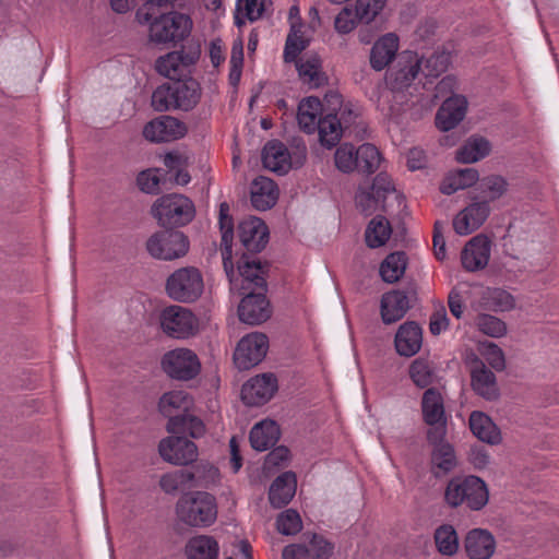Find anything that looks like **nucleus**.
<instances>
[{"mask_svg":"<svg viewBox=\"0 0 559 559\" xmlns=\"http://www.w3.org/2000/svg\"><path fill=\"white\" fill-rule=\"evenodd\" d=\"M192 397L183 390L166 392L159 400V412L168 417L167 431L174 435L188 433L192 438H200L205 431L201 419L187 412L192 407Z\"/></svg>","mask_w":559,"mask_h":559,"instance_id":"nucleus-1","label":"nucleus"},{"mask_svg":"<svg viewBox=\"0 0 559 559\" xmlns=\"http://www.w3.org/2000/svg\"><path fill=\"white\" fill-rule=\"evenodd\" d=\"M201 97V87L192 78L174 80L159 85L152 94V107L156 111L191 110Z\"/></svg>","mask_w":559,"mask_h":559,"instance_id":"nucleus-2","label":"nucleus"},{"mask_svg":"<svg viewBox=\"0 0 559 559\" xmlns=\"http://www.w3.org/2000/svg\"><path fill=\"white\" fill-rule=\"evenodd\" d=\"M176 515L188 526H211L217 518L216 499L205 491L183 493L176 503Z\"/></svg>","mask_w":559,"mask_h":559,"instance_id":"nucleus-3","label":"nucleus"},{"mask_svg":"<svg viewBox=\"0 0 559 559\" xmlns=\"http://www.w3.org/2000/svg\"><path fill=\"white\" fill-rule=\"evenodd\" d=\"M158 8L151 10L152 17L146 21L142 15L140 22L150 23V39L157 44L176 43L187 37L191 29V20L179 12L159 13Z\"/></svg>","mask_w":559,"mask_h":559,"instance_id":"nucleus-4","label":"nucleus"},{"mask_svg":"<svg viewBox=\"0 0 559 559\" xmlns=\"http://www.w3.org/2000/svg\"><path fill=\"white\" fill-rule=\"evenodd\" d=\"M444 498L451 507L466 504L472 510H480L487 504L489 492L477 476L454 477L447 486Z\"/></svg>","mask_w":559,"mask_h":559,"instance_id":"nucleus-5","label":"nucleus"},{"mask_svg":"<svg viewBox=\"0 0 559 559\" xmlns=\"http://www.w3.org/2000/svg\"><path fill=\"white\" fill-rule=\"evenodd\" d=\"M153 215L164 227L183 226L195 214L193 202L182 194H167L156 200L152 207Z\"/></svg>","mask_w":559,"mask_h":559,"instance_id":"nucleus-6","label":"nucleus"},{"mask_svg":"<svg viewBox=\"0 0 559 559\" xmlns=\"http://www.w3.org/2000/svg\"><path fill=\"white\" fill-rule=\"evenodd\" d=\"M203 276L194 266H185L171 273L166 281V293L173 300L193 302L202 295Z\"/></svg>","mask_w":559,"mask_h":559,"instance_id":"nucleus-7","label":"nucleus"},{"mask_svg":"<svg viewBox=\"0 0 559 559\" xmlns=\"http://www.w3.org/2000/svg\"><path fill=\"white\" fill-rule=\"evenodd\" d=\"M146 249L153 258L170 261L181 258L188 252L189 240L181 231L160 230L147 239Z\"/></svg>","mask_w":559,"mask_h":559,"instance_id":"nucleus-8","label":"nucleus"},{"mask_svg":"<svg viewBox=\"0 0 559 559\" xmlns=\"http://www.w3.org/2000/svg\"><path fill=\"white\" fill-rule=\"evenodd\" d=\"M306 159V146L296 147L290 153L287 147L280 141H270L265 144L262 152L263 166L278 175H285L290 168L300 167Z\"/></svg>","mask_w":559,"mask_h":559,"instance_id":"nucleus-9","label":"nucleus"},{"mask_svg":"<svg viewBox=\"0 0 559 559\" xmlns=\"http://www.w3.org/2000/svg\"><path fill=\"white\" fill-rule=\"evenodd\" d=\"M163 331L174 338H187L198 331V318L187 308L169 306L162 311Z\"/></svg>","mask_w":559,"mask_h":559,"instance_id":"nucleus-10","label":"nucleus"},{"mask_svg":"<svg viewBox=\"0 0 559 559\" xmlns=\"http://www.w3.org/2000/svg\"><path fill=\"white\" fill-rule=\"evenodd\" d=\"M269 349V338L263 333L245 335L234 354L236 366L241 370L250 369L263 360Z\"/></svg>","mask_w":559,"mask_h":559,"instance_id":"nucleus-11","label":"nucleus"},{"mask_svg":"<svg viewBox=\"0 0 559 559\" xmlns=\"http://www.w3.org/2000/svg\"><path fill=\"white\" fill-rule=\"evenodd\" d=\"M421 71V58L414 51H403L386 75V84L392 91H403L411 86Z\"/></svg>","mask_w":559,"mask_h":559,"instance_id":"nucleus-12","label":"nucleus"},{"mask_svg":"<svg viewBox=\"0 0 559 559\" xmlns=\"http://www.w3.org/2000/svg\"><path fill=\"white\" fill-rule=\"evenodd\" d=\"M165 372L178 380H191L200 372L198 356L190 349L177 348L165 354L162 360Z\"/></svg>","mask_w":559,"mask_h":559,"instance_id":"nucleus-13","label":"nucleus"},{"mask_svg":"<svg viewBox=\"0 0 559 559\" xmlns=\"http://www.w3.org/2000/svg\"><path fill=\"white\" fill-rule=\"evenodd\" d=\"M164 438L158 444L162 459L174 465H188L198 457V447L191 440L180 435Z\"/></svg>","mask_w":559,"mask_h":559,"instance_id":"nucleus-14","label":"nucleus"},{"mask_svg":"<svg viewBox=\"0 0 559 559\" xmlns=\"http://www.w3.org/2000/svg\"><path fill=\"white\" fill-rule=\"evenodd\" d=\"M187 133L186 124L171 116H160L148 121L143 129V136L154 143L171 142Z\"/></svg>","mask_w":559,"mask_h":559,"instance_id":"nucleus-15","label":"nucleus"},{"mask_svg":"<svg viewBox=\"0 0 559 559\" xmlns=\"http://www.w3.org/2000/svg\"><path fill=\"white\" fill-rule=\"evenodd\" d=\"M277 380L271 373H263L251 378L241 389L243 403L250 406L265 404L276 392Z\"/></svg>","mask_w":559,"mask_h":559,"instance_id":"nucleus-16","label":"nucleus"},{"mask_svg":"<svg viewBox=\"0 0 559 559\" xmlns=\"http://www.w3.org/2000/svg\"><path fill=\"white\" fill-rule=\"evenodd\" d=\"M198 58V52L171 51L156 60L155 69L170 81L179 80L186 75Z\"/></svg>","mask_w":559,"mask_h":559,"instance_id":"nucleus-17","label":"nucleus"},{"mask_svg":"<svg viewBox=\"0 0 559 559\" xmlns=\"http://www.w3.org/2000/svg\"><path fill=\"white\" fill-rule=\"evenodd\" d=\"M265 293L266 292H242L245 296L238 307V316L242 322L254 325L270 318V304Z\"/></svg>","mask_w":559,"mask_h":559,"instance_id":"nucleus-18","label":"nucleus"},{"mask_svg":"<svg viewBox=\"0 0 559 559\" xmlns=\"http://www.w3.org/2000/svg\"><path fill=\"white\" fill-rule=\"evenodd\" d=\"M489 213L488 201L474 202L455 215L453 228L461 236L469 235L484 224Z\"/></svg>","mask_w":559,"mask_h":559,"instance_id":"nucleus-19","label":"nucleus"},{"mask_svg":"<svg viewBox=\"0 0 559 559\" xmlns=\"http://www.w3.org/2000/svg\"><path fill=\"white\" fill-rule=\"evenodd\" d=\"M238 235L242 246L251 252H260L269 239V229L259 217H249L239 223Z\"/></svg>","mask_w":559,"mask_h":559,"instance_id":"nucleus-20","label":"nucleus"},{"mask_svg":"<svg viewBox=\"0 0 559 559\" xmlns=\"http://www.w3.org/2000/svg\"><path fill=\"white\" fill-rule=\"evenodd\" d=\"M490 251V240L483 235L475 236L462 251L461 261L463 267L469 272L483 270L488 264Z\"/></svg>","mask_w":559,"mask_h":559,"instance_id":"nucleus-21","label":"nucleus"},{"mask_svg":"<svg viewBox=\"0 0 559 559\" xmlns=\"http://www.w3.org/2000/svg\"><path fill=\"white\" fill-rule=\"evenodd\" d=\"M394 192L395 188L390 176L385 173H380L373 179L370 191L360 193L357 197V202L364 211L377 207L385 210V199Z\"/></svg>","mask_w":559,"mask_h":559,"instance_id":"nucleus-22","label":"nucleus"},{"mask_svg":"<svg viewBox=\"0 0 559 559\" xmlns=\"http://www.w3.org/2000/svg\"><path fill=\"white\" fill-rule=\"evenodd\" d=\"M467 102L463 96L448 97L436 115V126L441 131L455 128L465 117Z\"/></svg>","mask_w":559,"mask_h":559,"instance_id":"nucleus-23","label":"nucleus"},{"mask_svg":"<svg viewBox=\"0 0 559 559\" xmlns=\"http://www.w3.org/2000/svg\"><path fill=\"white\" fill-rule=\"evenodd\" d=\"M238 271L242 278L245 293L266 292L265 267L260 261L242 258L238 263Z\"/></svg>","mask_w":559,"mask_h":559,"instance_id":"nucleus-24","label":"nucleus"},{"mask_svg":"<svg viewBox=\"0 0 559 559\" xmlns=\"http://www.w3.org/2000/svg\"><path fill=\"white\" fill-rule=\"evenodd\" d=\"M496 549V540L486 530L475 528L465 538V550L471 559H489Z\"/></svg>","mask_w":559,"mask_h":559,"instance_id":"nucleus-25","label":"nucleus"},{"mask_svg":"<svg viewBox=\"0 0 559 559\" xmlns=\"http://www.w3.org/2000/svg\"><path fill=\"white\" fill-rule=\"evenodd\" d=\"M423 343V331L416 322H406L395 335V348L401 356L412 357L417 354Z\"/></svg>","mask_w":559,"mask_h":559,"instance_id":"nucleus-26","label":"nucleus"},{"mask_svg":"<svg viewBox=\"0 0 559 559\" xmlns=\"http://www.w3.org/2000/svg\"><path fill=\"white\" fill-rule=\"evenodd\" d=\"M411 308L408 295L402 290H392L382 296L381 317L384 323L401 320Z\"/></svg>","mask_w":559,"mask_h":559,"instance_id":"nucleus-27","label":"nucleus"},{"mask_svg":"<svg viewBox=\"0 0 559 559\" xmlns=\"http://www.w3.org/2000/svg\"><path fill=\"white\" fill-rule=\"evenodd\" d=\"M473 390L486 400H493L498 395L495 373L481 360H476L471 370Z\"/></svg>","mask_w":559,"mask_h":559,"instance_id":"nucleus-28","label":"nucleus"},{"mask_svg":"<svg viewBox=\"0 0 559 559\" xmlns=\"http://www.w3.org/2000/svg\"><path fill=\"white\" fill-rule=\"evenodd\" d=\"M229 204L223 202L219 204L218 225L222 233V257L224 269L228 276L233 273L231 245L234 236V222L229 214Z\"/></svg>","mask_w":559,"mask_h":559,"instance_id":"nucleus-29","label":"nucleus"},{"mask_svg":"<svg viewBox=\"0 0 559 559\" xmlns=\"http://www.w3.org/2000/svg\"><path fill=\"white\" fill-rule=\"evenodd\" d=\"M399 49V37L393 33H388L380 37L372 46L370 53V64L381 71L395 58Z\"/></svg>","mask_w":559,"mask_h":559,"instance_id":"nucleus-30","label":"nucleus"},{"mask_svg":"<svg viewBox=\"0 0 559 559\" xmlns=\"http://www.w3.org/2000/svg\"><path fill=\"white\" fill-rule=\"evenodd\" d=\"M281 437V429L276 421L264 419L257 423L249 435L251 447L257 451H265L274 447Z\"/></svg>","mask_w":559,"mask_h":559,"instance_id":"nucleus-31","label":"nucleus"},{"mask_svg":"<svg viewBox=\"0 0 559 559\" xmlns=\"http://www.w3.org/2000/svg\"><path fill=\"white\" fill-rule=\"evenodd\" d=\"M278 190L275 182L260 176L255 178L251 185V203L259 211L271 209L277 201Z\"/></svg>","mask_w":559,"mask_h":559,"instance_id":"nucleus-32","label":"nucleus"},{"mask_svg":"<svg viewBox=\"0 0 559 559\" xmlns=\"http://www.w3.org/2000/svg\"><path fill=\"white\" fill-rule=\"evenodd\" d=\"M296 475L292 472H285L277 476L269 491L271 504L277 509L288 504L296 492Z\"/></svg>","mask_w":559,"mask_h":559,"instance_id":"nucleus-33","label":"nucleus"},{"mask_svg":"<svg viewBox=\"0 0 559 559\" xmlns=\"http://www.w3.org/2000/svg\"><path fill=\"white\" fill-rule=\"evenodd\" d=\"M310 44L309 26L305 23L289 25V33L284 47L285 62H293Z\"/></svg>","mask_w":559,"mask_h":559,"instance_id":"nucleus-34","label":"nucleus"},{"mask_svg":"<svg viewBox=\"0 0 559 559\" xmlns=\"http://www.w3.org/2000/svg\"><path fill=\"white\" fill-rule=\"evenodd\" d=\"M423 417L427 425L445 424V412L441 393L433 388L427 389L421 400Z\"/></svg>","mask_w":559,"mask_h":559,"instance_id":"nucleus-35","label":"nucleus"},{"mask_svg":"<svg viewBox=\"0 0 559 559\" xmlns=\"http://www.w3.org/2000/svg\"><path fill=\"white\" fill-rule=\"evenodd\" d=\"M469 428L473 435L489 444H497L501 440L500 430L489 416L481 412H473L469 416Z\"/></svg>","mask_w":559,"mask_h":559,"instance_id":"nucleus-36","label":"nucleus"},{"mask_svg":"<svg viewBox=\"0 0 559 559\" xmlns=\"http://www.w3.org/2000/svg\"><path fill=\"white\" fill-rule=\"evenodd\" d=\"M322 114V104L318 97L304 98L298 106L297 120L301 130L307 133L317 131L319 116Z\"/></svg>","mask_w":559,"mask_h":559,"instance_id":"nucleus-37","label":"nucleus"},{"mask_svg":"<svg viewBox=\"0 0 559 559\" xmlns=\"http://www.w3.org/2000/svg\"><path fill=\"white\" fill-rule=\"evenodd\" d=\"M186 552L188 559H217L219 546L212 536L197 535L189 539Z\"/></svg>","mask_w":559,"mask_h":559,"instance_id":"nucleus-38","label":"nucleus"},{"mask_svg":"<svg viewBox=\"0 0 559 559\" xmlns=\"http://www.w3.org/2000/svg\"><path fill=\"white\" fill-rule=\"evenodd\" d=\"M479 180L478 171L475 168H463L449 174L440 186L443 194H452L461 189L472 187Z\"/></svg>","mask_w":559,"mask_h":559,"instance_id":"nucleus-39","label":"nucleus"},{"mask_svg":"<svg viewBox=\"0 0 559 559\" xmlns=\"http://www.w3.org/2000/svg\"><path fill=\"white\" fill-rule=\"evenodd\" d=\"M317 130L321 144L331 148L338 143L343 126L336 114H328L319 119Z\"/></svg>","mask_w":559,"mask_h":559,"instance_id":"nucleus-40","label":"nucleus"},{"mask_svg":"<svg viewBox=\"0 0 559 559\" xmlns=\"http://www.w3.org/2000/svg\"><path fill=\"white\" fill-rule=\"evenodd\" d=\"M407 255L403 251L390 253L380 265V275L386 283L397 282L405 273Z\"/></svg>","mask_w":559,"mask_h":559,"instance_id":"nucleus-41","label":"nucleus"},{"mask_svg":"<svg viewBox=\"0 0 559 559\" xmlns=\"http://www.w3.org/2000/svg\"><path fill=\"white\" fill-rule=\"evenodd\" d=\"M392 228L389 221L381 215L373 217L365 233L366 243L370 248L383 246L390 238Z\"/></svg>","mask_w":559,"mask_h":559,"instance_id":"nucleus-42","label":"nucleus"},{"mask_svg":"<svg viewBox=\"0 0 559 559\" xmlns=\"http://www.w3.org/2000/svg\"><path fill=\"white\" fill-rule=\"evenodd\" d=\"M300 79L312 87L322 86L326 76L322 71V62L318 56H311L308 59L297 63Z\"/></svg>","mask_w":559,"mask_h":559,"instance_id":"nucleus-43","label":"nucleus"},{"mask_svg":"<svg viewBox=\"0 0 559 559\" xmlns=\"http://www.w3.org/2000/svg\"><path fill=\"white\" fill-rule=\"evenodd\" d=\"M490 152V144L484 138H472L469 139L459 151L456 152V159L460 163H475L486 157Z\"/></svg>","mask_w":559,"mask_h":559,"instance_id":"nucleus-44","label":"nucleus"},{"mask_svg":"<svg viewBox=\"0 0 559 559\" xmlns=\"http://www.w3.org/2000/svg\"><path fill=\"white\" fill-rule=\"evenodd\" d=\"M195 474L188 469H178L160 477L159 486L166 493H174L180 489L194 485Z\"/></svg>","mask_w":559,"mask_h":559,"instance_id":"nucleus-45","label":"nucleus"},{"mask_svg":"<svg viewBox=\"0 0 559 559\" xmlns=\"http://www.w3.org/2000/svg\"><path fill=\"white\" fill-rule=\"evenodd\" d=\"M381 162V155L378 148L370 143H365L357 147L356 170L362 174L374 173Z\"/></svg>","mask_w":559,"mask_h":559,"instance_id":"nucleus-46","label":"nucleus"},{"mask_svg":"<svg viewBox=\"0 0 559 559\" xmlns=\"http://www.w3.org/2000/svg\"><path fill=\"white\" fill-rule=\"evenodd\" d=\"M435 543L439 552L445 556L454 555L459 549L457 534L452 525H441L435 532Z\"/></svg>","mask_w":559,"mask_h":559,"instance_id":"nucleus-47","label":"nucleus"},{"mask_svg":"<svg viewBox=\"0 0 559 559\" xmlns=\"http://www.w3.org/2000/svg\"><path fill=\"white\" fill-rule=\"evenodd\" d=\"M431 462L433 467L442 473H448L456 465V457L454 449L449 443H439L433 448L431 454Z\"/></svg>","mask_w":559,"mask_h":559,"instance_id":"nucleus-48","label":"nucleus"},{"mask_svg":"<svg viewBox=\"0 0 559 559\" xmlns=\"http://www.w3.org/2000/svg\"><path fill=\"white\" fill-rule=\"evenodd\" d=\"M478 188L488 198V201H495L506 193L508 182L501 176L491 175L480 179Z\"/></svg>","mask_w":559,"mask_h":559,"instance_id":"nucleus-49","label":"nucleus"},{"mask_svg":"<svg viewBox=\"0 0 559 559\" xmlns=\"http://www.w3.org/2000/svg\"><path fill=\"white\" fill-rule=\"evenodd\" d=\"M409 377L419 388H427L433 381V370L423 358L415 359L409 367Z\"/></svg>","mask_w":559,"mask_h":559,"instance_id":"nucleus-50","label":"nucleus"},{"mask_svg":"<svg viewBox=\"0 0 559 559\" xmlns=\"http://www.w3.org/2000/svg\"><path fill=\"white\" fill-rule=\"evenodd\" d=\"M356 152L357 148L353 144L340 145L334 155L337 169L346 174L356 170Z\"/></svg>","mask_w":559,"mask_h":559,"instance_id":"nucleus-51","label":"nucleus"},{"mask_svg":"<svg viewBox=\"0 0 559 559\" xmlns=\"http://www.w3.org/2000/svg\"><path fill=\"white\" fill-rule=\"evenodd\" d=\"M450 63V56L445 52L432 53L425 60L424 67L421 66L420 74L426 78H437L443 73Z\"/></svg>","mask_w":559,"mask_h":559,"instance_id":"nucleus-52","label":"nucleus"},{"mask_svg":"<svg viewBox=\"0 0 559 559\" xmlns=\"http://www.w3.org/2000/svg\"><path fill=\"white\" fill-rule=\"evenodd\" d=\"M276 526L283 535H294L301 530L302 522L297 511L287 509L277 516Z\"/></svg>","mask_w":559,"mask_h":559,"instance_id":"nucleus-53","label":"nucleus"},{"mask_svg":"<svg viewBox=\"0 0 559 559\" xmlns=\"http://www.w3.org/2000/svg\"><path fill=\"white\" fill-rule=\"evenodd\" d=\"M243 66V47L242 43L239 41L234 44L231 48V55L229 60V74L228 80L230 85L237 86L240 82Z\"/></svg>","mask_w":559,"mask_h":559,"instance_id":"nucleus-54","label":"nucleus"},{"mask_svg":"<svg viewBox=\"0 0 559 559\" xmlns=\"http://www.w3.org/2000/svg\"><path fill=\"white\" fill-rule=\"evenodd\" d=\"M386 0H357L355 11L360 22L369 23L381 12Z\"/></svg>","mask_w":559,"mask_h":559,"instance_id":"nucleus-55","label":"nucleus"},{"mask_svg":"<svg viewBox=\"0 0 559 559\" xmlns=\"http://www.w3.org/2000/svg\"><path fill=\"white\" fill-rule=\"evenodd\" d=\"M479 331L491 337H501L507 332L506 323L491 314H481L477 319Z\"/></svg>","mask_w":559,"mask_h":559,"instance_id":"nucleus-56","label":"nucleus"},{"mask_svg":"<svg viewBox=\"0 0 559 559\" xmlns=\"http://www.w3.org/2000/svg\"><path fill=\"white\" fill-rule=\"evenodd\" d=\"M357 22H360L356 11L345 7L335 16L334 28L338 34L345 35L354 31L357 26Z\"/></svg>","mask_w":559,"mask_h":559,"instance_id":"nucleus-57","label":"nucleus"},{"mask_svg":"<svg viewBox=\"0 0 559 559\" xmlns=\"http://www.w3.org/2000/svg\"><path fill=\"white\" fill-rule=\"evenodd\" d=\"M139 188L146 193H156L160 182L159 169H147L141 171L136 178Z\"/></svg>","mask_w":559,"mask_h":559,"instance_id":"nucleus-58","label":"nucleus"},{"mask_svg":"<svg viewBox=\"0 0 559 559\" xmlns=\"http://www.w3.org/2000/svg\"><path fill=\"white\" fill-rule=\"evenodd\" d=\"M491 301L496 311H509L515 306L513 296L503 289L493 290Z\"/></svg>","mask_w":559,"mask_h":559,"instance_id":"nucleus-59","label":"nucleus"},{"mask_svg":"<svg viewBox=\"0 0 559 559\" xmlns=\"http://www.w3.org/2000/svg\"><path fill=\"white\" fill-rule=\"evenodd\" d=\"M485 358L488 361V364L497 371H500L506 366L504 355L502 349L493 344L489 343L485 347Z\"/></svg>","mask_w":559,"mask_h":559,"instance_id":"nucleus-60","label":"nucleus"},{"mask_svg":"<svg viewBox=\"0 0 559 559\" xmlns=\"http://www.w3.org/2000/svg\"><path fill=\"white\" fill-rule=\"evenodd\" d=\"M449 325V320L447 316L445 308L442 306L437 309L430 317L429 330L431 334L439 335L441 332L445 331Z\"/></svg>","mask_w":559,"mask_h":559,"instance_id":"nucleus-61","label":"nucleus"},{"mask_svg":"<svg viewBox=\"0 0 559 559\" xmlns=\"http://www.w3.org/2000/svg\"><path fill=\"white\" fill-rule=\"evenodd\" d=\"M426 165V154L421 148L414 147L407 154V166L411 170H417Z\"/></svg>","mask_w":559,"mask_h":559,"instance_id":"nucleus-62","label":"nucleus"},{"mask_svg":"<svg viewBox=\"0 0 559 559\" xmlns=\"http://www.w3.org/2000/svg\"><path fill=\"white\" fill-rule=\"evenodd\" d=\"M448 305L450 312L456 319H460L463 314L464 304L461 294L456 289H452L448 297Z\"/></svg>","mask_w":559,"mask_h":559,"instance_id":"nucleus-63","label":"nucleus"},{"mask_svg":"<svg viewBox=\"0 0 559 559\" xmlns=\"http://www.w3.org/2000/svg\"><path fill=\"white\" fill-rule=\"evenodd\" d=\"M308 549L304 545H289L283 550V559H307Z\"/></svg>","mask_w":559,"mask_h":559,"instance_id":"nucleus-64","label":"nucleus"}]
</instances>
